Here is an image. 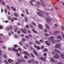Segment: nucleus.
<instances>
[{"mask_svg": "<svg viewBox=\"0 0 64 64\" xmlns=\"http://www.w3.org/2000/svg\"><path fill=\"white\" fill-rule=\"evenodd\" d=\"M37 3L38 4H35V6L37 7H39V4H40V2H37Z\"/></svg>", "mask_w": 64, "mask_h": 64, "instance_id": "2", "label": "nucleus"}, {"mask_svg": "<svg viewBox=\"0 0 64 64\" xmlns=\"http://www.w3.org/2000/svg\"><path fill=\"white\" fill-rule=\"evenodd\" d=\"M26 38H29V37L27 36H26Z\"/></svg>", "mask_w": 64, "mask_h": 64, "instance_id": "59", "label": "nucleus"}, {"mask_svg": "<svg viewBox=\"0 0 64 64\" xmlns=\"http://www.w3.org/2000/svg\"><path fill=\"white\" fill-rule=\"evenodd\" d=\"M5 23H8V21H7V20H6L5 21Z\"/></svg>", "mask_w": 64, "mask_h": 64, "instance_id": "53", "label": "nucleus"}, {"mask_svg": "<svg viewBox=\"0 0 64 64\" xmlns=\"http://www.w3.org/2000/svg\"><path fill=\"white\" fill-rule=\"evenodd\" d=\"M38 27L40 29H42L43 28H42V25L39 24L38 25Z\"/></svg>", "mask_w": 64, "mask_h": 64, "instance_id": "5", "label": "nucleus"}, {"mask_svg": "<svg viewBox=\"0 0 64 64\" xmlns=\"http://www.w3.org/2000/svg\"><path fill=\"white\" fill-rule=\"evenodd\" d=\"M54 57L56 59H59V56H58V55L57 54H56V56H54Z\"/></svg>", "mask_w": 64, "mask_h": 64, "instance_id": "4", "label": "nucleus"}, {"mask_svg": "<svg viewBox=\"0 0 64 64\" xmlns=\"http://www.w3.org/2000/svg\"><path fill=\"white\" fill-rule=\"evenodd\" d=\"M55 52H57V53H60V51H58L57 50H55Z\"/></svg>", "mask_w": 64, "mask_h": 64, "instance_id": "14", "label": "nucleus"}, {"mask_svg": "<svg viewBox=\"0 0 64 64\" xmlns=\"http://www.w3.org/2000/svg\"><path fill=\"white\" fill-rule=\"evenodd\" d=\"M8 50H9V51H12V49L10 48H8Z\"/></svg>", "mask_w": 64, "mask_h": 64, "instance_id": "27", "label": "nucleus"}, {"mask_svg": "<svg viewBox=\"0 0 64 64\" xmlns=\"http://www.w3.org/2000/svg\"><path fill=\"white\" fill-rule=\"evenodd\" d=\"M46 20L48 21H50L51 20H50V19L49 18H46Z\"/></svg>", "mask_w": 64, "mask_h": 64, "instance_id": "31", "label": "nucleus"}, {"mask_svg": "<svg viewBox=\"0 0 64 64\" xmlns=\"http://www.w3.org/2000/svg\"><path fill=\"white\" fill-rule=\"evenodd\" d=\"M34 46L35 48H37V50H39L40 49V47H39V46H36V45L34 44Z\"/></svg>", "mask_w": 64, "mask_h": 64, "instance_id": "3", "label": "nucleus"}, {"mask_svg": "<svg viewBox=\"0 0 64 64\" xmlns=\"http://www.w3.org/2000/svg\"><path fill=\"white\" fill-rule=\"evenodd\" d=\"M18 50L19 51H21V49L20 48H18Z\"/></svg>", "mask_w": 64, "mask_h": 64, "instance_id": "26", "label": "nucleus"}, {"mask_svg": "<svg viewBox=\"0 0 64 64\" xmlns=\"http://www.w3.org/2000/svg\"><path fill=\"white\" fill-rule=\"evenodd\" d=\"M12 50L14 51H16V52H18V50L15 49L14 48H12Z\"/></svg>", "mask_w": 64, "mask_h": 64, "instance_id": "8", "label": "nucleus"}, {"mask_svg": "<svg viewBox=\"0 0 64 64\" xmlns=\"http://www.w3.org/2000/svg\"><path fill=\"white\" fill-rule=\"evenodd\" d=\"M14 37L15 38H18V36L16 35H15L14 36Z\"/></svg>", "mask_w": 64, "mask_h": 64, "instance_id": "35", "label": "nucleus"}, {"mask_svg": "<svg viewBox=\"0 0 64 64\" xmlns=\"http://www.w3.org/2000/svg\"><path fill=\"white\" fill-rule=\"evenodd\" d=\"M45 35H46V36H49V35H48V34H45Z\"/></svg>", "mask_w": 64, "mask_h": 64, "instance_id": "43", "label": "nucleus"}, {"mask_svg": "<svg viewBox=\"0 0 64 64\" xmlns=\"http://www.w3.org/2000/svg\"><path fill=\"white\" fill-rule=\"evenodd\" d=\"M18 34H20V32L19 31H18Z\"/></svg>", "mask_w": 64, "mask_h": 64, "instance_id": "60", "label": "nucleus"}, {"mask_svg": "<svg viewBox=\"0 0 64 64\" xmlns=\"http://www.w3.org/2000/svg\"><path fill=\"white\" fill-rule=\"evenodd\" d=\"M30 4H31V5H32V6H34L33 5V4H32V2H31V1H30Z\"/></svg>", "mask_w": 64, "mask_h": 64, "instance_id": "46", "label": "nucleus"}, {"mask_svg": "<svg viewBox=\"0 0 64 64\" xmlns=\"http://www.w3.org/2000/svg\"><path fill=\"white\" fill-rule=\"evenodd\" d=\"M37 14L39 15V16H40V17H42V16H43V15L42 14L39 12H38Z\"/></svg>", "mask_w": 64, "mask_h": 64, "instance_id": "7", "label": "nucleus"}, {"mask_svg": "<svg viewBox=\"0 0 64 64\" xmlns=\"http://www.w3.org/2000/svg\"><path fill=\"white\" fill-rule=\"evenodd\" d=\"M33 53H34L35 55L36 56H37V55H38V54H37V52H36V51H34Z\"/></svg>", "mask_w": 64, "mask_h": 64, "instance_id": "11", "label": "nucleus"}, {"mask_svg": "<svg viewBox=\"0 0 64 64\" xmlns=\"http://www.w3.org/2000/svg\"><path fill=\"white\" fill-rule=\"evenodd\" d=\"M61 56L62 58H64V55L63 54H61Z\"/></svg>", "mask_w": 64, "mask_h": 64, "instance_id": "18", "label": "nucleus"}, {"mask_svg": "<svg viewBox=\"0 0 64 64\" xmlns=\"http://www.w3.org/2000/svg\"><path fill=\"white\" fill-rule=\"evenodd\" d=\"M24 54H26V55H27V56H29V55L28 54V53L26 52H24Z\"/></svg>", "mask_w": 64, "mask_h": 64, "instance_id": "22", "label": "nucleus"}, {"mask_svg": "<svg viewBox=\"0 0 64 64\" xmlns=\"http://www.w3.org/2000/svg\"><path fill=\"white\" fill-rule=\"evenodd\" d=\"M2 55V53H1V51L0 50V55Z\"/></svg>", "mask_w": 64, "mask_h": 64, "instance_id": "55", "label": "nucleus"}, {"mask_svg": "<svg viewBox=\"0 0 64 64\" xmlns=\"http://www.w3.org/2000/svg\"><path fill=\"white\" fill-rule=\"evenodd\" d=\"M36 43H37V44H40V43H39V42H37V41H36Z\"/></svg>", "mask_w": 64, "mask_h": 64, "instance_id": "38", "label": "nucleus"}, {"mask_svg": "<svg viewBox=\"0 0 64 64\" xmlns=\"http://www.w3.org/2000/svg\"><path fill=\"white\" fill-rule=\"evenodd\" d=\"M43 42V41L42 40H40V42L41 43H42V42Z\"/></svg>", "mask_w": 64, "mask_h": 64, "instance_id": "32", "label": "nucleus"}, {"mask_svg": "<svg viewBox=\"0 0 64 64\" xmlns=\"http://www.w3.org/2000/svg\"><path fill=\"white\" fill-rule=\"evenodd\" d=\"M32 25H34L35 26H36V24H35V23L34 22H32Z\"/></svg>", "mask_w": 64, "mask_h": 64, "instance_id": "20", "label": "nucleus"}, {"mask_svg": "<svg viewBox=\"0 0 64 64\" xmlns=\"http://www.w3.org/2000/svg\"><path fill=\"white\" fill-rule=\"evenodd\" d=\"M26 14H27V15H28V10H26Z\"/></svg>", "mask_w": 64, "mask_h": 64, "instance_id": "40", "label": "nucleus"}, {"mask_svg": "<svg viewBox=\"0 0 64 64\" xmlns=\"http://www.w3.org/2000/svg\"><path fill=\"white\" fill-rule=\"evenodd\" d=\"M50 60L52 62H53V61H54V59H53L52 58H51Z\"/></svg>", "mask_w": 64, "mask_h": 64, "instance_id": "24", "label": "nucleus"}, {"mask_svg": "<svg viewBox=\"0 0 64 64\" xmlns=\"http://www.w3.org/2000/svg\"><path fill=\"white\" fill-rule=\"evenodd\" d=\"M25 20L26 21H28V20H27V18H25Z\"/></svg>", "mask_w": 64, "mask_h": 64, "instance_id": "33", "label": "nucleus"}, {"mask_svg": "<svg viewBox=\"0 0 64 64\" xmlns=\"http://www.w3.org/2000/svg\"><path fill=\"white\" fill-rule=\"evenodd\" d=\"M41 47L42 49H43V48H44V47L43 46H42Z\"/></svg>", "mask_w": 64, "mask_h": 64, "instance_id": "58", "label": "nucleus"}, {"mask_svg": "<svg viewBox=\"0 0 64 64\" xmlns=\"http://www.w3.org/2000/svg\"><path fill=\"white\" fill-rule=\"evenodd\" d=\"M4 57L5 58H7V56H6V55H4Z\"/></svg>", "mask_w": 64, "mask_h": 64, "instance_id": "50", "label": "nucleus"}, {"mask_svg": "<svg viewBox=\"0 0 64 64\" xmlns=\"http://www.w3.org/2000/svg\"><path fill=\"white\" fill-rule=\"evenodd\" d=\"M31 60H28V63H31Z\"/></svg>", "mask_w": 64, "mask_h": 64, "instance_id": "39", "label": "nucleus"}, {"mask_svg": "<svg viewBox=\"0 0 64 64\" xmlns=\"http://www.w3.org/2000/svg\"><path fill=\"white\" fill-rule=\"evenodd\" d=\"M0 29H3V27L2 26H0Z\"/></svg>", "mask_w": 64, "mask_h": 64, "instance_id": "28", "label": "nucleus"}, {"mask_svg": "<svg viewBox=\"0 0 64 64\" xmlns=\"http://www.w3.org/2000/svg\"><path fill=\"white\" fill-rule=\"evenodd\" d=\"M16 55L19 56H20V54H19L18 53H16Z\"/></svg>", "mask_w": 64, "mask_h": 64, "instance_id": "44", "label": "nucleus"}, {"mask_svg": "<svg viewBox=\"0 0 64 64\" xmlns=\"http://www.w3.org/2000/svg\"><path fill=\"white\" fill-rule=\"evenodd\" d=\"M44 56H47V54L46 53H44Z\"/></svg>", "mask_w": 64, "mask_h": 64, "instance_id": "34", "label": "nucleus"}, {"mask_svg": "<svg viewBox=\"0 0 64 64\" xmlns=\"http://www.w3.org/2000/svg\"><path fill=\"white\" fill-rule=\"evenodd\" d=\"M3 49H6V47L4 46L3 47Z\"/></svg>", "mask_w": 64, "mask_h": 64, "instance_id": "54", "label": "nucleus"}, {"mask_svg": "<svg viewBox=\"0 0 64 64\" xmlns=\"http://www.w3.org/2000/svg\"><path fill=\"white\" fill-rule=\"evenodd\" d=\"M54 39V38L53 36H51L50 37V40H49V41H50V40H52V42L53 43H55L56 42V41L53 40Z\"/></svg>", "mask_w": 64, "mask_h": 64, "instance_id": "1", "label": "nucleus"}, {"mask_svg": "<svg viewBox=\"0 0 64 64\" xmlns=\"http://www.w3.org/2000/svg\"><path fill=\"white\" fill-rule=\"evenodd\" d=\"M11 8L12 9V10H14V11H16V9L13 7L12 6V7H11Z\"/></svg>", "mask_w": 64, "mask_h": 64, "instance_id": "12", "label": "nucleus"}, {"mask_svg": "<svg viewBox=\"0 0 64 64\" xmlns=\"http://www.w3.org/2000/svg\"><path fill=\"white\" fill-rule=\"evenodd\" d=\"M62 30H64V27L63 26H62Z\"/></svg>", "mask_w": 64, "mask_h": 64, "instance_id": "56", "label": "nucleus"}, {"mask_svg": "<svg viewBox=\"0 0 64 64\" xmlns=\"http://www.w3.org/2000/svg\"><path fill=\"white\" fill-rule=\"evenodd\" d=\"M48 51V50L46 48L44 50V52H46V51Z\"/></svg>", "mask_w": 64, "mask_h": 64, "instance_id": "30", "label": "nucleus"}, {"mask_svg": "<svg viewBox=\"0 0 64 64\" xmlns=\"http://www.w3.org/2000/svg\"><path fill=\"white\" fill-rule=\"evenodd\" d=\"M16 64H19V63L18 62H16Z\"/></svg>", "mask_w": 64, "mask_h": 64, "instance_id": "62", "label": "nucleus"}, {"mask_svg": "<svg viewBox=\"0 0 64 64\" xmlns=\"http://www.w3.org/2000/svg\"><path fill=\"white\" fill-rule=\"evenodd\" d=\"M45 43L48 46H50V43L48 42V41H46L45 42Z\"/></svg>", "mask_w": 64, "mask_h": 64, "instance_id": "6", "label": "nucleus"}, {"mask_svg": "<svg viewBox=\"0 0 64 64\" xmlns=\"http://www.w3.org/2000/svg\"><path fill=\"white\" fill-rule=\"evenodd\" d=\"M35 63L36 64H37L38 63V62L37 61H36Z\"/></svg>", "mask_w": 64, "mask_h": 64, "instance_id": "64", "label": "nucleus"}, {"mask_svg": "<svg viewBox=\"0 0 64 64\" xmlns=\"http://www.w3.org/2000/svg\"><path fill=\"white\" fill-rule=\"evenodd\" d=\"M37 10H38V11H39V12H41L42 13V11H41V10H39L38 9H37Z\"/></svg>", "mask_w": 64, "mask_h": 64, "instance_id": "41", "label": "nucleus"}, {"mask_svg": "<svg viewBox=\"0 0 64 64\" xmlns=\"http://www.w3.org/2000/svg\"><path fill=\"white\" fill-rule=\"evenodd\" d=\"M22 40L24 42H25V39L23 38H22Z\"/></svg>", "mask_w": 64, "mask_h": 64, "instance_id": "36", "label": "nucleus"}, {"mask_svg": "<svg viewBox=\"0 0 64 64\" xmlns=\"http://www.w3.org/2000/svg\"><path fill=\"white\" fill-rule=\"evenodd\" d=\"M30 54V55H31V56H32V57H35L34 56V55H33V54H32L31 53Z\"/></svg>", "mask_w": 64, "mask_h": 64, "instance_id": "23", "label": "nucleus"}, {"mask_svg": "<svg viewBox=\"0 0 64 64\" xmlns=\"http://www.w3.org/2000/svg\"><path fill=\"white\" fill-rule=\"evenodd\" d=\"M21 30L23 33H25V31H26V30H25V29H24L23 30V29H21Z\"/></svg>", "mask_w": 64, "mask_h": 64, "instance_id": "9", "label": "nucleus"}, {"mask_svg": "<svg viewBox=\"0 0 64 64\" xmlns=\"http://www.w3.org/2000/svg\"><path fill=\"white\" fill-rule=\"evenodd\" d=\"M44 32L46 33V32H47V30L46 29L44 30Z\"/></svg>", "mask_w": 64, "mask_h": 64, "instance_id": "48", "label": "nucleus"}, {"mask_svg": "<svg viewBox=\"0 0 64 64\" xmlns=\"http://www.w3.org/2000/svg\"><path fill=\"white\" fill-rule=\"evenodd\" d=\"M58 64H62V63L61 62L58 63Z\"/></svg>", "mask_w": 64, "mask_h": 64, "instance_id": "63", "label": "nucleus"}, {"mask_svg": "<svg viewBox=\"0 0 64 64\" xmlns=\"http://www.w3.org/2000/svg\"><path fill=\"white\" fill-rule=\"evenodd\" d=\"M40 59L42 60H43V61H45V59L46 58H42V57H41Z\"/></svg>", "mask_w": 64, "mask_h": 64, "instance_id": "19", "label": "nucleus"}, {"mask_svg": "<svg viewBox=\"0 0 64 64\" xmlns=\"http://www.w3.org/2000/svg\"><path fill=\"white\" fill-rule=\"evenodd\" d=\"M55 33H58V31L56 32H54Z\"/></svg>", "mask_w": 64, "mask_h": 64, "instance_id": "61", "label": "nucleus"}, {"mask_svg": "<svg viewBox=\"0 0 64 64\" xmlns=\"http://www.w3.org/2000/svg\"><path fill=\"white\" fill-rule=\"evenodd\" d=\"M55 47L56 48H59V44H58L56 45Z\"/></svg>", "mask_w": 64, "mask_h": 64, "instance_id": "10", "label": "nucleus"}, {"mask_svg": "<svg viewBox=\"0 0 64 64\" xmlns=\"http://www.w3.org/2000/svg\"><path fill=\"white\" fill-rule=\"evenodd\" d=\"M10 16H8V20H10Z\"/></svg>", "mask_w": 64, "mask_h": 64, "instance_id": "51", "label": "nucleus"}, {"mask_svg": "<svg viewBox=\"0 0 64 64\" xmlns=\"http://www.w3.org/2000/svg\"><path fill=\"white\" fill-rule=\"evenodd\" d=\"M57 38H58V39H62V38H61V36H58L57 37Z\"/></svg>", "mask_w": 64, "mask_h": 64, "instance_id": "16", "label": "nucleus"}, {"mask_svg": "<svg viewBox=\"0 0 64 64\" xmlns=\"http://www.w3.org/2000/svg\"><path fill=\"white\" fill-rule=\"evenodd\" d=\"M4 62H5V63H6V64H8V63L7 62V61H6V60H4Z\"/></svg>", "mask_w": 64, "mask_h": 64, "instance_id": "49", "label": "nucleus"}, {"mask_svg": "<svg viewBox=\"0 0 64 64\" xmlns=\"http://www.w3.org/2000/svg\"><path fill=\"white\" fill-rule=\"evenodd\" d=\"M21 15L22 16V17H24V14H21Z\"/></svg>", "mask_w": 64, "mask_h": 64, "instance_id": "47", "label": "nucleus"}, {"mask_svg": "<svg viewBox=\"0 0 64 64\" xmlns=\"http://www.w3.org/2000/svg\"><path fill=\"white\" fill-rule=\"evenodd\" d=\"M18 61L19 62H20V63H21V60H18Z\"/></svg>", "mask_w": 64, "mask_h": 64, "instance_id": "45", "label": "nucleus"}, {"mask_svg": "<svg viewBox=\"0 0 64 64\" xmlns=\"http://www.w3.org/2000/svg\"><path fill=\"white\" fill-rule=\"evenodd\" d=\"M24 57L26 59H27V58H28V57L27 56H24Z\"/></svg>", "mask_w": 64, "mask_h": 64, "instance_id": "37", "label": "nucleus"}, {"mask_svg": "<svg viewBox=\"0 0 64 64\" xmlns=\"http://www.w3.org/2000/svg\"><path fill=\"white\" fill-rule=\"evenodd\" d=\"M29 27V26L27 25H26V28H28Z\"/></svg>", "mask_w": 64, "mask_h": 64, "instance_id": "25", "label": "nucleus"}, {"mask_svg": "<svg viewBox=\"0 0 64 64\" xmlns=\"http://www.w3.org/2000/svg\"><path fill=\"white\" fill-rule=\"evenodd\" d=\"M40 4L42 6H44L45 5V4L43 2L41 3Z\"/></svg>", "mask_w": 64, "mask_h": 64, "instance_id": "15", "label": "nucleus"}, {"mask_svg": "<svg viewBox=\"0 0 64 64\" xmlns=\"http://www.w3.org/2000/svg\"><path fill=\"white\" fill-rule=\"evenodd\" d=\"M14 15L16 16V17H18V15L16 14V13L14 14Z\"/></svg>", "mask_w": 64, "mask_h": 64, "instance_id": "29", "label": "nucleus"}, {"mask_svg": "<svg viewBox=\"0 0 64 64\" xmlns=\"http://www.w3.org/2000/svg\"><path fill=\"white\" fill-rule=\"evenodd\" d=\"M19 44L20 45H22V42H19Z\"/></svg>", "mask_w": 64, "mask_h": 64, "instance_id": "57", "label": "nucleus"}, {"mask_svg": "<svg viewBox=\"0 0 64 64\" xmlns=\"http://www.w3.org/2000/svg\"><path fill=\"white\" fill-rule=\"evenodd\" d=\"M46 26L47 28V29H49L50 28L49 27V26H48V25H47V24H46Z\"/></svg>", "mask_w": 64, "mask_h": 64, "instance_id": "21", "label": "nucleus"}, {"mask_svg": "<svg viewBox=\"0 0 64 64\" xmlns=\"http://www.w3.org/2000/svg\"><path fill=\"white\" fill-rule=\"evenodd\" d=\"M4 11L5 13H6L7 12V10H5Z\"/></svg>", "mask_w": 64, "mask_h": 64, "instance_id": "42", "label": "nucleus"}, {"mask_svg": "<svg viewBox=\"0 0 64 64\" xmlns=\"http://www.w3.org/2000/svg\"><path fill=\"white\" fill-rule=\"evenodd\" d=\"M14 47H17V45L16 44L14 46Z\"/></svg>", "mask_w": 64, "mask_h": 64, "instance_id": "52", "label": "nucleus"}, {"mask_svg": "<svg viewBox=\"0 0 64 64\" xmlns=\"http://www.w3.org/2000/svg\"><path fill=\"white\" fill-rule=\"evenodd\" d=\"M12 61H13V60L11 59L8 60V62L9 63H11V62H12Z\"/></svg>", "mask_w": 64, "mask_h": 64, "instance_id": "13", "label": "nucleus"}, {"mask_svg": "<svg viewBox=\"0 0 64 64\" xmlns=\"http://www.w3.org/2000/svg\"><path fill=\"white\" fill-rule=\"evenodd\" d=\"M32 31L33 32H34V33H37V32L36 31L32 29Z\"/></svg>", "mask_w": 64, "mask_h": 64, "instance_id": "17", "label": "nucleus"}]
</instances>
